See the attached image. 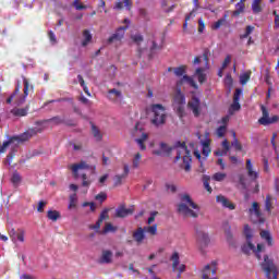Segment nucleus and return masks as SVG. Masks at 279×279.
Returning <instances> with one entry per match:
<instances>
[{
  "instance_id": "393cba45",
  "label": "nucleus",
  "mask_w": 279,
  "mask_h": 279,
  "mask_svg": "<svg viewBox=\"0 0 279 279\" xmlns=\"http://www.w3.org/2000/svg\"><path fill=\"white\" fill-rule=\"evenodd\" d=\"M90 125H92V134L94 138L98 142H101L104 140V134H101V131L97 125H95V123L90 122Z\"/></svg>"
},
{
  "instance_id": "a18cd8bd",
  "label": "nucleus",
  "mask_w": 279,
  "mask_h": 279,
  "mask_svg": "<svg viewBox=\"0 0 279 279\" xmlns=\"http://www.w3.org/2000/svg\"><path fill=\"white\" fill-rule=\"evenodd\" d=\"M203 184H204V187H205L209 193H213V187H210V177L204 175V177H203Z\"/></svg>"
},
{
  "instance_id": "bf43d9fd",
  "label": "nucleus",
  "mask_w": 279,
  "mask_h": 279,
  "mask_svg": "<svg viewBox=\"0 0 279 279\" xmlns=\"http://www.w3.org/2000/svg\"><path fill=\"white\" fill-rule=\"evenodd\" d=\"M225 84H226V86H228V88H232V84H233L232 75H230V74L226 75Z\"/></svg>"
},
{
  "instance_id": "dca6fc26",
  "label": "nucleus",
  "mask_w": 279,
  "mask_h": 279,
  "mask_svg": "<svg viewBox=\"0 0 279 279\" xmlns=\"http://www.w3.org/2000/svg\"><path fill=\"white\" fill-rule=\"evenodd\" d=\"M108 99L113 104H117V99H123V94L121 93V90H118L117 88L109 89Z\"/></svg>"
},
{
  "instance_id": "39448f33",
  "label": "nucleus",
  "mask_w": 279,
  "mask_h": 279,
  "mask_svg": "<svg viewBox=\"0 0 279 279\" xmlns=\"http://www.w3.org/2000/svg\"><path fill=\"white\" fill-rule=\"evenodd\" d=\"M173 72L177 77H181L177 82V86L179 88L182 86V84H184V82H186L187 84H190V86H192V88L197 89V83H195V80H193V77L186 75V65H180L178 68H174Z\"/></svg>"
},
{
  "instance_id": "4c0bfd02",
  "label": "nucleus",
  "mask_w": 279,
  "mask_h": 279,
  "mask_svg": "<svg viewBox=\"0 0 279 279\" xmlns=\"http://www.w3.org/2000/svg\"><path fill=\"white\" fill-rule=\"evenodd\" d=\"M144 232H148V234H151V236H156L158 234V226L153 225L149 227H144Z\"/></svg>"
},
{
  "instance_id": "0eeeda50",
  "label": "nucleus",
  "mask_w": 279,
  "mask_h": 279,
  "mask_svg": "<svg viewBox=\"0 0 279 279\" xmlns=\"http://www.w3.org/2000/svg\"><path fill=\"white\" fill-rule=\"evenodd\" d=\"M262 117L258 119L259 125H274V123H278L279 117L271 116L269 117V110L264 105L260 106Z\"/></svg>"
},
{
  "instance_id": "4d7b16f0",
  "label": "nucleus",
  "mask_w": 279,
  "mask_h": 279,
  "mask_svg": "<svg viewBox=\"0 0 279 279\" xmlns=\"http://www.w3.org/2000/svg\"><path fill=\"white\" fill-rule=\"evenodd\" d=\"M48 38H49L51 45L58 44V39L56 38V34L53 33V31L48 32Z\"/></svg>"
},
{
  "instance_id": "6ab92c4d",
  "label": "nucleus",
  "mask_w": 279,
  "mask_h": 279,
  "mask_svg": "<svg viewBox=\"0 0 279 279\" xmlns=\"http://www.w3.org/2000/svg\"><path fill=\"white\" fill-rule=\"evenodd\" d=\"M246 171L251 180H258V172L254 171V166L252 165V159H246Z\"/></svg>"
},
{
  "instance_id": "423d86ee",
  "label": "nucleus",
  "mask_w": 279,
  "mask_h": 279,
  "mask_svg": "<svg viewBox=\"0 0 279 279\" xmlns=\"http://www.w3.org/2000/svg\"><path fill=\"white\" fill-rule=\"evenodd\" d=\"M262 269L266 274L267 279H278V268L274 264V260L269 259V256H264V263Z\"/></svg>"
},
{
  "instance_id": "cd10ccee",
  "label": "nucleus",
  "mask_w": 279,
  "mask_h": 279,
  "mask_svg": "<svg viewBox=\"0 0 279 279\" xmlns=\"http://www.w3.org/2000/svg\"><path fill=\"white\" fill-rule=\"evenodd\" d=\"M260 3H263V0H253L251 5L253 14H260L263 12V5Z\"/></svg>"
},
{
  "instance_id": "b1692460",
  "label": "nucleus",
  "mask_w": 279,
  "mask_h": 279,
  "mask_svg": "<svg viewBox=\"0 0 279 279\" xmlns=\"http://www.w3.org/2000/svg\"><path fill=\"white\" fill-rule=\"evenodd\" d=\"M265 210L268 215H271V211L274 210V197L270 194L266 195Z\"/></svg>"
},
{
  "instance_id": "052dcab7",
  "label": "nucleus",
  "mask_w": 279,
  "mask_h": 279,
  "mask_svg": "<svg viewBox=\"0 0 279 279\" xmlns=\"http://www.w3.org/2000/svg\"><path fill=\"white\" fill-rule=\"evenodd\" d=\"M123 179H125V175L117 174L114 177V186H119L123 182Z\"/></svg>"
},
{
  "instance_id": "69168bd1",
  "label": "nucleus",
  "mask_w": 279,
  "mask_h": 279,
  "mask_svg": "<svg viewBox=\"0 0 279 279\" xmlns=\"http://www.w3.org/2000/svg\"><path fill=\"white\" fill-rule=\"evenodd\" d=\"M73 7L75 8V10H86V5L81 4L77 0L73 1Z\"/></svg>"
},
{
  "instance_id": "6e6d98bb",
  "label": "nucleus",
  "mask_w": 279,
  "mask_h": 279,
  "mask_svg": "<svg viewBox=\"0 0 279 279\" xmlns=\"http://www.w3.org/2000/svg\"><path fill=\"white\" fill-rule=\"evenodd\" d=\"M226 23V19H220L211 25V29H219Z\"/></svg>"
},
{
  "instance_id": "ea45409f",
  "label": "nucleus",
  "mask_w": 279,
  "mask_h": 279,
  "mask_svg": "<svg viewBox=\"0 0 279 279\" xmlns=\"http://www.w3.org/2000/svg\"><path fill=\"white\" fill-rule=\"evenodd\" d=\"M239 110H241V104L239 101L233 100L229 108V113L234 114V112H239Z\"/></svg>"
},
{
  "instance_id": "9d476101",
  "label": "nucleus",
  "mask_w": 279,
  "mask_h": 279,
  "mask_svg": "<svg viewBox=\"0 0 279 279\" xmlns=\"http://www.w3.org/2000/svg\"><path fill=\"white\" fill-rule=\"evenodd\" d=\"M211 276L217 275V262H211L210 264H207L203 270H202V279H210Z\"/></svg>"
},
{
  "instance_id": "8fccbe9b",
  "label": "nucleus",
  "mask_w": 279,
  "mask_h": 279,
  "mask_svg": "<svg viewBox=\"0 0 279 279\" xmlns=\"http://www.w3.org/2000/svg\"><path fill=\"white\" fill-rule=\"evenodd\" d=\"M16 241H20V243H25V230L24 229H17Z\"/></svg>"
},
{
  "instance_id": "9b49d317",
  "label": "nucleus",
  "mask_w": 279,
  "mask_h": 279,
  "mask_svg": "<svg viewBox=\"0 0 279 279\" xmlns=\"http://www.w3.org/2000/svg\"><path fill=\"white\" fill-rule=\"evenodd\" d=\"M130 215H134V206L126 208L125 205H120L116 209V217L118 219H125V217H130Z\"/></svg>"
},
{
  "instance_id": "72a5a7b5",
  "label": "nucleus",
  "mask_w": 279,
  "mask_h": 279,
  "mask_svg": "<svg viewBox=\"0 0 279 279\" xmlns=\"http://www.w3.org/2000/svg\"><path fill=\"white\" fill-rule=\"evenodd\" d=\"M47 218L50 220V221H58L60 219V211L58 210H48L47 213Z\"/></svg>"
},
{
  "instance_id": "5fc2aeb1",
  "label": "nucleus",
  "mask_w": 279,
  "mask_h": 279,
  "mask_svg": "<svg viewBox=\"0 0 279 279\" xmlns=\"http://www.w3.org/2000/svg\"><path fill=\"white\" fill-rule=\"evenodd\" d=\"M131 39L133 40V43H136L137 45H141V43H143V35L141 34H136V35H132Z\"/></svg>"
},
{
  "instance_id": "58836bf2",
  "label": "nucleus",
  "mask_w": 279,
  "mask_h": 279,
  "mask_svg": "<svg viewBox=\"0 0 279 279\" xmlns=\"http://www.w3.org/2000/svg\"><path fill=\"white\" fill-rule=\"evenodd\" d=\"M232 136L234 138L233 142L231 143L232 147H234L236 151H241L243 149V146L241 145V143H239V140H236V133L233 132Z\"/></svg>"
},
{
  "instance_id": "37998d69",
  "label": "nucleus",
  "mask_w": 279,
  "mask_h": 279,
  "mask_svg": "<svg viewBox=\"0 0 279 279\" xmlns=\"http://www.w3.org/2000/svg\"><path fill=\"white\" fill-rule=\"evenodd\" d=\"M108 213H110V209L106 208L100 213V216L98 218V221L102 222L110 219V215H108Z\"/></svg>"
},
{
  "instance_id": "5701e85b",
  "label": "nucleus",
  "mask_w": 279,
  "mask_h": 279,
  "mask_svg": "<svg viewBox=\"0 0 279 279\" xmlns=\"http://www.w3.org/2000/svg\"><path fill=\"white\" fill-rule=\"evenodd\" d=\"M70 169L74 173V178H77V171H80V169H90V166H88L86 161H81L80 163L70 166Z\"/></svg>"
},
{
  "instance_id": "e2e57ef3",
  "label": "nucleus",
  "mask_w": 279,
  "mask_h": 279,
  "mask_svg": "<svg viewBox=\"0 0 279 279\" xmlns=\"http://www.w3.org/2000/svg\"><path fill=\"white\" fill-rule=\"evenodd\" d=\"M45 206H47V202L39 201L37 206V213H45Z\"/></svg>"
},
{
  "instance_id": "13d9d810",
  "label": "nucleus",
  "mask_w": 279,
  "mask_h": 279,
  "mask_svg": "<svg viewBox=\"0 0 279 279\" xmlns=\"http://www.w3.org/2000/svg\"><path fill=\"white\" fill-rule=\"evenodd\" d=\"M17 234H19V230L11 229L9 231V236H10L11 241H13V243H16Z\"/></svg>"
},
{
  "instance_id": "3c124183",
  "label": "nucleus",
  "mask_w": 279,
  "mask_h": 279,
  "mask_svg": "<svg viewBox=\"0 0 279 279\" xmlns=\"http://www.w3.org/2000/svg\"><path fill=\"white\" fill-rule=\"evenodd\" d=\"M244 235L246 238V241L252 240V228H250V225L244 226Z\"/></svg>"
},
{
  "instance_id": "473e14b6",
  "label": "nucleus",
  "mask_w": 279,
  "mask_h": 279,
  "mask_svg": "<svg viewBox=\"0 0 279 279\" xmlns=\"http://www.w3.org/2000/svg\"><path fill=\"white\" fill-rule=\"evenodd\" d=\"M195 75L197 76L199 84H204V82H206V73H204L203 68L196 69Z\"/></svg>"
},
{
  "instance_id": "a878e982",
  "label": "nucleus",
  "mask_w": 279,
  "mask_h": 279,
  "mask_svg": "<svg viewBox=\"0 0 279 279\" xmlns=\"http://www.w3.org/2000/svg\"><path fill=\"white\" fill-rule=\"evenodd\" d=\"M123 4L128 10H132V0H118L114 10H123Z\"/></svg>"
},
{
  "instance_id": "603ef678",
  "label": "nucleus",
  "mask_w": 279,
  "mask_h": 279,
  "mask_svg": "<svg viewBox=\"0 0 279 279\" xmlns=\"http://www.w3.org/2000/svg\"><path fill=\"white\" fill-rule=\"evenodd\" d=\"M247 82H250V73H244L240 76V84H242V86H245V84H247Z\"/></svg>"
},
{
  "instance_id": "f704fd0d",
  "label": "nucleus",
  "mask_w": 279,
  "mask_h": 279,
  "mask_svg": "<svg viewBox=\"0 0 279 279\" xmlns=\"http://www.w3.org/2000/svg\"><path fill=\"white\" fill-rule=\"evenodd\" d=\"M70 203H69V210H73V208H77V194H71L70 195Z\"/></svg>"
},
{
  "instance_id": "c9c22d12",
  "label": "nucleus",
  "mask_w": 279,
  "mask_h": 279,
  "mask_svg": "<svg viewBox=\"0 0 279 279\" xmlns=\"http://www.w3.org/2000/svg\"><path fill=\"white\" fill-rule=\"evenodd\" d=\"M243 254H250V252H256V246L252 244V242H247V244H244L242 246Z\"/></svg>"
},
{
  "instance_id": "6e6552de",
  "label": "nucleus",
  "mask_w": 279,
  "mask_h": 279,
  "mask_svg": "<svg viewBox=\"0 0 279 279\" xmlns=\"http://www.w3.org/2000/svg\"><path fill=\"white\" fill-rule=\"evenodd\" d=\"M196 243L199 247H208L210 236L202 229H196Z\"/></svg>"
},
{
  "instance_id": "f03ea898",
  "label": "nucleus",
  "mask_w": 279,
  "mask_h": 279,
  "mask_svg": "<svg viewBox=\"0 0 279 279\" xmlns=\"http://www.w3.org/2000/svg\"><path fill=\"white\" fill-rule=\"evenodd\" d=\"M161 150H155V156H162V154H170L173 149H177V156L174 158L175 162L183 158V169L184 171H191V162H193V158L191 157V150L186 147V143L177 142L174 147L167 145V143H160Z\"/></svg>"
},
{
  "instance_id": "412c9836",
  "label": "nucleus",
  "mask_w": 279,
  "mask_h": 279,
  "mask_svg": "<svg viewBox=\"0 0 279 279\" xmlns=\"http://www.w3.org/2000/svg\"><path fill=\"white\" fill-rule=\"evenodd\" d=\"M23 84H24V94L17 100V102H16L17 106H23V102L25 101V99H27V96L29 95V81L27 78H24Z\"/></svg>"
},
{
  "instance_id": "bb28decb",
  "label": "nucleus",
  "mask_w": 279,
  "mask_h": 279,
  "mask_svg": "<svg viewBox=\"0 0 279 279\" xmlns=\"http://www.w3.org/2000/svg\"><path fill=\"white\" fill-rule=\"evenodd\" d=\"M260 238L264 239V241H266L267 245H269V247H271V245H274V238L271 236V233L267 230H263L260 231Z\"/></svg>"
},
{
  "instance_id": "a211bd4d",
  "label": "nucleus",
  "mask_w": 279,
  "mask_h": 279,
  "mask_svg": "<svg viewBox=\"0 0 279 279\" xmlns=\"http://www.w3.org/2000/svg\"><path fill=\"white\" fill-rule=\"evenodd\" d=\"M173 101H174V106H185L186 105V97L184 96V94H182L181 89L177 90Z\"/></svg>"
},
{
  "instance_id": "2f4dec72",
  "label": "nucleus",
  "mask_w": 279,
  "mask_h": 279,
  "mask_svg": "<svg viewBox=\"0 0 279 279\" xmlns=\"http://www.w3.org/2000/svg\"><path fill=\"white\" fill-rule=\"evenodd\" d=\"M83 38L84 40L82 41V46L86 47L90 40H93V35L90 34V31L85 29L83 31Z\"/></svg>"
},
{
  "instance_id": "864d4df0",
  "label": "nucleus",
  "mask_w": 279,
  "mask_h": 279,
  "mask_svg": "<svg viewBox=\"0 0 279 279\" xmlns=\"http://www.w3.org/2000/svg\"><path fill=\"white\" fill-rule=\"evenodd\" d=\"M241 95H243V89L236 88L234 94H233V101H240L241 100Z\"/></svg>"
},
{
  "instance_id": "4468645a",
  "label": "nucleus",
  "mask_w": 279,
  "mask_h": 279,
  "mask_svg": "<svg viewBox=\"0 0 279 279\" xmlns=\"http://www.w3.org/2000/svg\"><path fill=\"white\" fill-rule=\"evenodd\" d=\"M216 202L218 204H221L223 206V208H229V210H234V208H236V205H234V203L230 202V199H228L223 195H218L216 197Z\"/></svg>"
},
{
  "instance_id": "20e7f679",
  "label": "nucleus",
  "mask_w": 279,
  "mask_h": 279,
  "mask_svg": "<svg viewBox=\"0 0 279 279\" xmlns=\"http://www.w3.org/2000/svg\"><path fill=\"white\" fill-rule=\"evenodd\" d=\"M150 110L154 113V117L151 119L153 125H156V128H158L167 123V109L165 108V106L160 104H155L150 106Z\"/></svg>"
},
{
  "instance_id": "e433bc0d",
  "label": "nucleus",
  "mask_w": 279,
  "mask_h": 279,
  "mask_svg": "<svg viewBox=\"0 0 279 279\" xmlns=\"http://www.w3.org/2000/svg\"><path fill=\"white\" fill-rule=\"evenodd\" d=\"M174 110L179 118L184 119L186 111H184V105H174Z\"/></svg>"
},
{
  "instance_id": "774afa93",
  "label": "nucleus",
  "mask_w": 279,
  "mask_h": 279,
  "mask_svg": "<svg viewBox=\"0 0 279 279\" xmlns=\"http://www.w3.org/2000/svg\"><path fill=\"white\" fill-rule=\"evenodd\" d=\"M82 186H90V181H88V177L86 175V173L82 174Z\"/></svg>"
},
{
  "instance_id": "c03bdc74",
  "label": "nucleus",
  "mask_w": 279,
  "mask_h": 279,
  "mask_svg": "<svg viewBox=\"0 0 279 279\" xmlns=\"http://www.w3.org/2000/svg\"><path fill=\"white\" fill-rule=\"evenodd\" d=\"M141 158H143L141 153L135 154L133 158V169H138V167H141Z\"/></svg>"
},
{
  "instance_id": "f3484780",
  "label": "nucleus",
  "mask_w": 279,
  "mask_h": 279,
  "mask_svg": "<svg viewBox=\"0 0 279 279\" xmlns=\"http://www.w3.org/2000/svg\"><path fill=\"white\" fill-rule=\"evenodd\" d=\"M248 215H255L256 219H260L263 217V213L260 211V206L257 202H253L252 207L248 209Z\"/></svg>"
},
{
  "instance_id": "7c9ffc66",
  "label": "nucleus",
  "mask_w": 279,
  "mask_h": 279,
  "mask_svg": "<svg viewBox=\"0 0 279 279\" xmlns=\"http://www.w3.org/2000/svg\"><path fill=\"white\" fill-rule=\"evenodd\" d=\"M245 12V3L244 2H238L235 4V10L232 12V16H241Z\"/></svg>"
},
{
  "instance_id": "aec40b11",
  "label": "nucleus",
  "mask_w": 279,
  "mask_h": 279,
  "mask_svg": "<svg viewBox=\"0 0 279 279\" xmlns=\"http://www.w3.org/2000/svg\"><path fill=\"white\" fill-rule=\"evenodd\" d=\"M133 239L138 244L143 243V241H145V229L143 227H138L137 230L133 232Z\"/></svg>"
},
{
  "instance_id": "f257e3e1",
  "label": "nucleus",
  "mask_w": 279,
  "mask_h": 279,
  "mask_svg": "<svg viewBox=\"0 0 279 279\" xmlns=\"http://www.w3.org/2000/svg\"><path fill=\"white\" fill-rule=\"evenodd\" d=\"M40 132H43V129H28L20 135H13L9 137L8 141L0 145V154H5L8 151V147L11 148V151L7 156V160L10 165L19 151V145L22 143H27L29 138H33V136H36V134H40Z\"/></svg>"
},
{
  "instance_id": "49530a36",
  "label": "nucleus",
  "mask_w": 279,
  "mask_h": 279,
  "mask_svg": "<svg viewBox=\"0 0 279 279\" xmlns=\"http://www.w3.org/2000/svg\"><path fill=\"white\" fill-rule=\"evenodd\" d=\"M227 131H228V126H226V125L219 126L216 131L218 138H223L226 136Z\"/></svg>"
},
{
  "instance_id": "0e129e2a",
  "label": "nucleus",
  "mask_w": 279,
  "mask_h": 279,
  "mask_svg": "<svg viewBox=\"0 0 279 279\" xmlns=\"http://www.w3.org/2000/svg\"><path fill=\"white\" fill-rule=\"evenodd\" d=\"M102 223L104 222H101L100 220H97L95 225L89 226V230H96V232H99Z\"/></svg>"
},
{
  "instance_id": "c756f323",
  "label": "nucleus",
  "mask_w": 279,
  "mask_h": 279,
  "mask_svg": "<svg viewBox=\"0 0 279 279\" xmlns=\"http://www.w3.org/2000/svg\"><path fill=\"white\" fill-rule=\"evenodd\" d=\"M147 138H149V135H147V133H143L142 137L135 140L142 151H145V149H147V146H145V141H147Z\"/></svg>"
},
{
  "instance_id": "1a4fd4ad",
  "label": "nucleus",
  "mask_w": 279,
  "mask_h": 279,
  "mask_svg": "<svg viewBox=\"0 0 279 279\" xmlns=\"http://www.w3.org/2000/svg\"><path fill=\"white\" fill-rule=\"evenodd\" d=\"M172 260V270L173 271H179L180 274H184L186 271V265L181 264L180 265V253L174 252L172 256L170 257Z\"/></svg>"
},
{
  "instance_id": "de8ad7c7",
  "label": "nucleus",
  "mask_w": 279,
  "mask_h": 279,
  "mask_svg": "<svg viewBox=\"0 0 279 279\" xmlns=\"http://www.w3.org/2000/svg\"><path fill=\"white\" fill-rule=\"evenodd\" d=\"M210 143L208 142H204L203 143V156H205V158H208V156H210Z\"/></svg>"
},
{
  "instance_id": "338daca9",
  "label": "nucleus",
  "mask_w": 279,
  "mask_h": 279,
  "mask_svg": "<svg viewBox=\"0 0 279 279\" xmlns=\"http://www.w3.org/2000/svg\"><path fill=\"white\" fill-rule=\"evenodd\" d=\"M96 199H98V202H106V199H108V195L101 192L98 195H96Z\"/></svg>"
},
{
  "instance_id": "09e8293b",
  "label": "nucleus",
  "mask_w": 279,
  "mask_h": 279,
  "mask_svg": "<svg viewBox=\"0 0 279 279\" xmlns=\"http://www.w3.org/2000/svg\"><path fill=\"white\" fill-rule=\"evenodd\" d=\"M104 234H108V232H117V228L112 226V223L107 222L104 228Z\"/></svg>"
},
{
  "instance_id": "79ce46f5",
  "label": "nucleus",
  "mask_w": 279,
  "mask_h": 279,
  "mask_svg": "<svg viewBox=\"0 0 279 279\" xmlns=\"http://www.w3.org/2000/svg\"><path fill=\"white\" fill-rule=\"evenodd\" d=\"M227 177H228V174H226L223 172H216L213 175V180H215V182H223Z\"/></svg>"
},
{
  "instance_id": "4be33fe9",
  "label": "nucleus",
  "mask_w": 279,
  "mask_h": 279,
  "mask_svg": "<svg viewBox=\"0 0 279 279\" xmlns=\"http://www.w3.org/2000/svg\"><path fill=\"white\" fill-rule=\"evenodd\" d=\"M29 112V105H27L24 108H13L11 110V114H13V117H27Z\"/></svg>"
},
{
  "instance_id": "7ed1b4c3",
  "label": "nucleus",
  "mask_w": 279,
  "mask_h": 279,
  "mask_svg": "<svg viewBox=\"0 0 279 279\" xmlns=\"http://www.w3.org/2000/svg\"><path fill=\"white\" fill-rule=\"evenodd\" d=\"M181 204L178 205L179 215H183V217H192L193 219H197L198 215L194 210H199V206L193 202L191 195L183 194L181 195ZM190 206V208H189ZM193 208V209H191Z\"/></svg>"
},
{
  "instance_id": "ddd939ff",
  "label": "nucleus",
  "mask_w": 279,
  "mask_h": 279,
  "mask_svg": "<svg viewBox=\"0 0 279 279\" xmlns=\"http://www.w3.org/2000/svg\"><path fill=\"white\" fill-rule=\"evenodd\" d=\"M199 98L197 97H192V99L187 102V108H190V110H192L194 117H199L201 111H199Z\"/></svg>"
},
{
  "instance_id": "c85d7f7f",
  "label": "nucleus",
  "mask_w": 279,
  "mask_h": 279,
  "mask_svg": "<svg viewBox=\"0 0 279 279\" xmlns=\"http://www.w3.org/2000/svg\"><path fill=\"white\" fill-rule=\"evenodd\" d=\"M100 263H104L106 265H110V263H112L111 251H102V255L100 257Z\"/></svg>"
},
{
  "instance_id": "a19ab883",
  "label": "nucleus",
  "mask_w": 279,
  "mask_h": 279,
  "mask_svg": "<svg viewBox=\"0 0 279 279\" xmlns=\"http://www.w3.org/2000/svg\"><path fill=\"white\" fill-rule=\"evenodd\" d=\"M21 174L19 172H13L12 178H11V182L12 184L16 187L19 186V184H21Z\"/></svg>"
},
{
  "instance_id": "f8f14e48",
  "label": "nucleus",
  "mask_w": 279,
  "mask_h": 279,
  "mask_svg": "<svg viewBox=\"0 0 279 279\" xmlns=\"http://www.w3.org/2000/svg\"><path fill=\"white\" fill-rule=\"evenodd\" d=\"M128 29V26H120L116 33L108 38V43H117L119 40H123V36H125V31Z\"/></svg>"
},
{
  "instance_id": "680f3d73",
  "label": "nucleus",
  "mask_w": 279,
  "mask_h": 279,
  "mask_svg": "<svg viewBox=\"0 0 279 279\" xmlns=\"http://www.w3.org/2000/svg\"><path fill=\"white\" fill-rule=\"evenodd\" d=\"M63 125H66L68 128H75L77 123L75 122V120H71V119L65 120L64 118Z\"/></svg>"
},
{
  "instance_id": "2eb2a0df",
  "label": "nucleus",
  "mask_w": 279,
  "mask_h": 279,
  "mask_svg": "<svg viewBox=\"0 0 279 279\" xmlns=\"http://www.w3.org/2000/svg\"><path fill=\"white\" fill-rule=\"evenodd\" d=\"M51 122H53L54 125H64V117L57 116L47 120L37 121L36 125H43L44 123H51Z\"/></svg>"
}]
</instances>
